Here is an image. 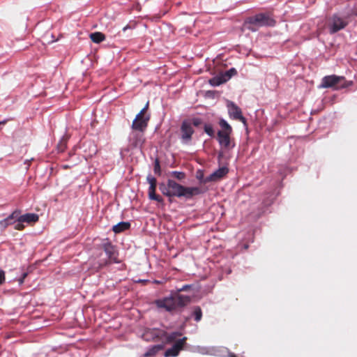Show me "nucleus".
<instances>
[{
  "instance_id": "1",
  "label": "nucleus",
  "mask_w": 357,
  "mask_h": 357,
  "mask_svg": "<svg viewBox=\"0 0 357 357\" xmlns=\"http://www.w3.org/2000/svg\"><path fill=\"white\" fill-rule=\"evenodd\" d=\"M190 288L189 285H184L177 290V292L170 296L155 301L156 306L159 308H164L167 312H173L179 308L184 307L191 301L188 296L180 294L179 292L187 291Z\"/></svg>"
},
{
  "instance_id": "2",
  "label": "nucleus",
  "mask_w": 357,
  "mask_h": 357,
  "mask_svg": "<svg viewBox=\"0 0 357 357\" xmlns=\"http://www.w3.org/2000/svg\"><path fill=\"white\" fill-rule=\"evenodd\" d=\"M170 190V197H183L185 199H191L195 195L202 193L199 187H185L172 179H168V187Z\"/></svg>"
},
{
  "instance_id": "3",
  "label": "nucleus",
  "mask_w": 357,
  "mask_h": 357,
  "mask_svg": "<svg viewBox=\"0 0 357 357\" xmlns=\"http://www.w3.org/2000/svg\"><path fill=\"white\" fill-rule=\"evenodd\" d=\"M219 125L221 130L218 132V141L224 149L231 148L230 135L232 132L231 126L224 119H220Z\"/></svg>"
},
{
  "instance_id": "4",
  "label": "nucleus",
  "mask_w": 357,
  "mask_h": 357,
  "mask_svg": "<svg viewBox=\"0 0 357 357\" xmlns=\"http://www.w3.org/2000/svg\"><path fill=\"white\" fill-rule=\"evenodd\" d=\"M247 24L257 26H274L276 21L269 13H258L247 17Z\"/></svg>"
},
{
  "instance_id": "5",
  "label": "nucleus",
  "mask_w": 357,
  "mask_h": 357,
  "mask_svg": "<svg viewBox=\"0 0 357 357\" xmlns=\"http://www.w3.org/2000/svg\"><path fill=\"white\" fill-rule=\"evenodd\" d=\"M149 119L150 116L149 114H144V111H140L132 121V129L135 131L144 132L148 126Z\"/></svg>"
},
{
  "instance_id": "6",
  "label": "nucleus",
  "mask_w": 357,
  "mask_h": 357,
  "mask_svg": "<svg viewBox=\"0 0 357 357\" xmlns=\"http://www.w3.org/2000/svg\"><path fill=\"white\" fill-rule=\"evenodd\" d=\"M348 24V21L345 17H340L338 15H333L328 24L329 32L335 33L344 29Z\"/></svg>"
},
{
  "instance_id": "7",
  "label": "nucleus",
  "mask_w": 357,
  "mask_h": 357,
  "mask_svg": "<svg viewBox=\"0 0 357 357\" xmlns=\"http://www.w3.org/2000/svg\"><path fill=\"white\" fill-rule=\"evenodd\" d=\"M181 139L184 144H189L192 140V135L195 132L193 127L189 120H184L180 128Z\"/></svg>"
},
{
  "instance_id": "8",
  "label": "nucleus",
  "mask_w": 357,
  "mask_h": 357,
  "mask_svg": "<svg viewBox=\"0 0 357 357\" xmlns=\"http://www.w3.org/2000/svg\"><path fill=\"white\" fill-rule=\"evenodd\" d=\"M165 331L159 328H148L145 330L142 337L146 341H163Z\"/></svg>"
},
{
  "instance_id": "9",
  "label": "nucleus",
  "mask_w": 357,
  "mask_h": 357,
  "mask_svg": "<svg viewBox=\"0 0 357 357\" xmlns=\"http://www.w3.org/2000/svg\"><path fill=\"white\" fill-rule=\"evenodd\" d=\"M102 248L105 252L110 261L119 263L118 251L114 245L112 244L109 239H106L101 245Z\"/></svg>"
},
{
  "instance_id": "10",
  "label": "nucleus",
  "mask_w": 357,
  "mask_h": 357,
  "mask_svg": "<svg viewBox=\"0 0 357 357\" xmlns=\"http://www.w3.org/2000/svg\"><path fill=\"white\" fill-rule=\"evenodd\" d=\"M227 107L229 115L231 118L235 120H239L245 125V118L243 116L242 111L239 107L231 101H227Z\"/></svg>"
},
{
  "instance_id": "11",
  "label": "nucleus",
  "mask_w": 357,
  "mask_h": 357,
  "mask_svg": "<svg viewBox=\"0 0 357 357\" xmlns=\"http://www.w3.org/2000/svg\"><path fill=\"white\" fill-rule=\"evenodd\" d=\"M343 79V76H337L335 75H327L322 78L320 84V88L327 89L333 88L336 90L337 85L340 82V80Z\"/></svg>"
},
{
  "instance_id": "12",
  "label": "nucleus",
  "mask_w": 357,
  "mask_h": 357,
  "mask_svg": "<svg viewBox=\"0 0 357 357\" xmlns=\"http://www.w3.org/2000/svg\"><path fill=\"white\" fill-rule=\"evenodd\" d=\"M187 337H184L178 340H177L174 345L167 349L165 352V357H176L178 355L181 350L183 349L184 345L186 343Z\"/></svg>"
},
{
  "instance_id": "13",
  "label": "nucleus",
  "mask_w": 357,
  "mask_h": 357,
  "mask_svg": "<svg viewBox=\"0 0 357 357\" xmlns=\"http://www.w3.org/2000/svg\"><path fill=\"white\" fill-rule=\"evenodd\" d=\"M147 181L150 185L149 188V197L150 199L157 201L158 202H162L163 199L160 196L155 194L156 185H157V180L155 178L149 176L147 177Z\"/></svg>"
},
{
  "instance_id": "14",
  "label": "nucleus",
  "mask_w": 357,
  "mask_h": 357,
  "mask_svg": "<svg viewBox=\"0 0 357 357\" xmlns=\"http://www.w3.org/2000/svg\"><path fill=\"white\" fill-rule=\"evenodd\" d=\"M143 133L144 132L135 130L131 133L130 142L132 146L137 148L141 147L143 145L145 141Z\"/></svg>"
},
{
  "instance_id": "15",
  "label": "nucleus",
  "mask_w": 357,
  "mask_h": 357,
  "mask_svg": "<svg viewBox=\"0 0 357 357\" xmlns=\"http://www.w3.org/2000/svg\"><path fill=\"white\" fill-rule=\"evenodd\" d=\"M18 211H13L6 218L0 220V229L1 230L6 229L9 225H13L17 221Z\"/></svg>"
},
{
  "instance_id": "16",
  "label": "nucleus",
  "mask_w": 357,
  "mask_h": 357,
  "mask_svg": "<svg viewBox=\"0 0 357 357\" xmlns=\"http://www.w3.org/2000/svg\"><path fill=\"white\" fill-rule=\"evenodd\" d=\"M228 173V169L227 167H220L218 170L215 171L205 180L206 182L215 181L223 178Z\"/></svg>"
},
{
  "instance_id": "17",
  "label": "nucleus",
  "mask_w": 357,
  "mask_h": 357,
  "mask_svg": "<svg viewBox=\"0 0 357 357\" xmlns=\"http://www.w3.org/2000/svg\"><path fill=\"white\" fill-rule=\"evenodd\" d=\"M38 215L35 213H26L24 215H20V211H18L17 221L26 222V223H35L38 221Z\"/></svg>"
},
{
  "instance_id": "18",
  "label": "nucleus",
  "mask_w": 357,
  "mask_h": 357,
  "mask_svg": "<svg viewBox=\"0 0 357 357\" xmlns=\"http://www.w3.org/2000/svg\"><path fill=\"white\" fill-rule=\"evenodd\" d=\"M228 80V75H225L224 73H221L218 75H216L212 77L209 80V83L211 85L217 86H219Z\"/></svg>"
},
{
  "instance_id": "19",
  "label": "nucleus",
  "mask_w": 357,
  "mask_h": 357,
  "mask_svg": "<svg viewBox=\"0 0 357 357\" xmlns=\"http://www.w3.org/2000/svg\"><path fill=\"white\" fill-rule=\"evenodd\" d=\"M130 227V224L129 222H121L113 226L112 231L116 234H119L128 229Z\"/></svg>"
},
{
  "instance_id": "20",
  "label": "nucleus",
  "mask_w": 357,
  "mask_h": 357,
  "mask_svg": "<svg viewBox=\"0 0 357 357\" xmlns=\"http://www.w3.org/2000/svg\"><path fill=\"white\" fill-rule=\"evenodd\" d=\"M91 40L95 43H100L105 40V36L101 32H94L90 34Z\"/></svg>"
},
{
  "instance_id": "21",
  "label": "nucleus",
  "mask_w": 357,
  "mask_h": 357,
  "mask_svg": "<svg viewBox=\"0 0 357 357\" xmlns=\"http://www.w3.org/2000/svg\"><path fill=\"white\" fill-rule=\"evenodd\" d=\"M181 335V333L180 332H173L169 334L165 332V335L164 336V340L162 342L168 343L172 342L175 341L176 339Z\"/></svg>"
},
{
  "instance_id": "22",
  "label": "nucleus",
  "mask_w": 357,
  "mask_h": 357,
  "mask_svg": "<svg viewBox=\"0 0 357 357\" xmlns=\"http://www.w3.org/2000/svg\"><path fill=\"white\" fill-rule=\"evenodd\" d=\"M354 84V82L350 80L347 81L344 77H343L342 80H340V82L337 85L336 90H340L343 89L348 88L349 86H351Z\"/></svg>"
},
{
  "instance_id": "23",
  "label": "nucleus",
  "mask_w": 357,
  "mask_h": 357,
  "mask_svg": "<svg viewBox=\"0 0 357 357\" xmlns=\"http://www.w3.org/2000/svg\"><path fill=\"white\" fill-rule=\"evenodd\" d=\"M192 315L194 317L195 321L199 322L202 318V311L199 306H195Z\"/></svg>"
},
{
  "instance_id": "24",
  "label": "nucleus",
  "mask_w": 357,
  "mask_h": 357,
  "mask_svg": "<svg viewBox=\"0 0 357 357\" xmlns=\"http://www.w3.org/2000/svg\"><path fill=\"white\" fill-rule=\"evenodd\" d=\"M204 132L211 137H213L215 136V131L213 130V126L211 123H205L204 125Z\"/></svg>"
},
{
  "instance_id": "25",
  "label": "nucleus",
  "mask_w": 357,
  "mask_h": 357,
  "mask_svg": "<svg viewBox=\"0 0 357 357\" xmlns=\"http://www.w3.org/2000/svg\"><path fill=\"white\" fill-rule=\"evenodd\" d=\"M167 187H168V183H167V185H165L164 183H161L159 185V189L164 195L170 197V190H169V188Z\"/></svg>"
},
{
  "instance_id": "26",
  "label": "nucleus",
  "mask_w": 357,
  "mask_h": 357,
  "mask_svg": "<svg viewBox=\"0 0 357 357\" xmlns=\"http://www.w3.org/2000/svg\"><path fill=\"white\" fill-rule=\"evenodd\" d=\"M172 176H173L175 178L179 180V181H181L183 179L185 178V174L184 172H177V171H174L171 173Z\"/></svg>"
},
{
  "instance_id": "27",
  "label": "nucleus",
  "mask_w": 357,
  "mask_h": 357,
  "mask_svg": "<svg viewBox=\"0 0 357 357\" xmlns=\"http://www.w3.org/2000/svg\"><path fill=\"white\" fill-rule=\"evenodd\" d=\"M162 349V346L157 345L153 347L146 354V356H153L155 355L160 349Z\"/></svg>"
},
{
  "instance_id": "28",
  "label": "nucleus",
  "mask_w": 357,
  "mask_h": 357,
  "mask_svg": "<svg viewBox=\"0 0 357 357\" xmlns=\"http://www.w3.org/2000/svg\"><path fill=\"white\" fill-rule=\"evenodd\" d=\"M153 170L155 174H158L159 176L161 174L160 165L158 159H156L155 160Z\"/></svg>"
},
{
  "instance_id": "29",
  "label": "nucleus",
  "mask_w": 357,
  "mask_h": 357,
  "mask_svg": "<svg viewBox=\"0 0 357 357\" xmlns=\"http://www.w3.org/2000/svg\"><path fill=\"white\" fill-rule=\"evenodd\" d=\"M190 123L192 126H194L195 127H199L202 124V120L200 118H194L192 119Z\"/></svg>"
},
{
  "instance_id": "30",
  "label": "nucleus",
  "mask_w": 357,
  "mask_h": 357,
  "mask_svg": "<svg viewBox=\"0 0 357 357\" xmlns=\"http://www.w3.org/2000/svg\"><path fill=\"white\" fill-rule=\"evenodd\" d=\"M273 201V195L271 194V195H269L267 198V199H264L263 201V205L264 206H269Z\"/></svg>"
},
{
  "instance_id": "31",
  "label": "nucleus",
  "mask_w": 357,
  "mask_h": 357,
  "mask_svg": "<svg viewBox=\"0 0 357 357\" xmlns=\"http://www.w3.org/2000/svg\"><path fill=\"white\" fill-rule=\"evenodd\" d=\"M264 213V208H259L257 211V213L256 214H254L253 213H252L250 215V217H253L255 219H257L258 218H259L261 216V215L262 213Z\"/></svg>"
},
{
  "instance_id": "32",
  "label": "nucleus",
  "mask_w": 357,
  "mask_h": 357,
  "mask_svg": "<svg viewBox=\"0 0 357 357\" xmlns=\"http://www.w3.org/2000/svg\"><path fill=\"white\" fill-rule=\"evenodd\" d=\"M236 73V70L235 68H231L229 70L226 71L224 74L225 75H228V80Z\"/></svg>"
},
{
  "instance_id": "33",
  "label": "nucleus",
  "mask_w": 357,
  "mask_h": 357,
  "mask_svg": "<svg viewBox=\"0 0 357 357\" xmlns=\"http://www.w3.org/2000/svg\"><path fill=\"white\" fill-rule=\"evenodd\" d=\"M17 223L15 225L14 228L16 230L22 231L24 229V225H23V222L16 221Z\"/></svg>"
},
{
  "instance_id": "34",
  "label": "nucleus",
  "mask_w": 357,
  "mask_h": 357,
  "mask_svg": "<svg viewBox=\"0 0 357 357\" xmlns=\"http://www.w3.org/2000/svg\"><path fill=\"white\" fill-rule=\"evenodd\" d=\"M66 148V141H61L60 142V144H59V151L63 152V151H64Z\"/></svg>"
},
{
  "instance_id": "35",
  "label": "nucleus",
  "mask_w": 357,
  "mask_h": 357,
  "mask_svg": "<svg viewBox=\"0 0 357 357\" xmlns=\"http://www.w3.org/2000/svg\"><path fill=\"white\" fill-rule=\"evenodd\" d=\"M5 281V272L0 270V284H3Z\"/></svg>"
},
{
  "instance_id": "36",
  "label": "nucleus",
  "mask_w": 357,
  "mask_h": 357,
  "mask_svg": "<svg viewBox=\"0 0 357 357\" xmlns=\"http://www.w3.org/2000/svg\"><path fill=\"white\" fill-rule=\"evenodd\" d=\"M134 27H135V26H131L130 24H128V25H126V26H124L123 28V31H126L127 29H133Z\"/></svg>"
},
{
  "instance_id": "37",
  "label": "nucleus",
  "mask_w": 357,
  "mask_h": 357,
  "mask_svg": "<svg viewBox=\"0 0 357 357\" xmlns=\"http://www.w3.org/2000/svg\"><path fill=\"white\" fill-rule=\"evenodd\" d=\"M148 107H149V102L146 104L145 107L141 110V111H144V114H146Z\"/></svg>"
},
{
  "instance_id": "38",
  "label": "nucleus",
  "mask_w": 357,
  "mask_h": 357,
  "mask_svg": "<svg viewBox=\"0 0 357 357\" xmlns=\"http://www.w3.org/2000/svg\"><path fill=\"white\" fill-rule=\"evenodd\" d=\"M8 122V120H3L0 121V125H5Z\"/></svg>"
},
{
  "instance_id": "39",
  "label": "nucleus",
  "mask_w": 357,
  "mask_h": 357,
  "mask_svg": "<svg viewBox=\"0 0 357 357\" xmlns=\"http://www.w3.org/2000/svg\"><path fill=\"white\" fill-rule=\"evenodd\" d=\"M27 275H28L27 273H24L21 278H22L24 280L26 278V277L27 276Z\"/></svg>"
},
{
  "instance_id": "40",
  "label": "nucleus",
  "mask_w": 357,
  "mask_h": 357,
  "mask_svg": "<svg viewBox=\"0 0 357 357\" xmlns=\"http://www.w3.org/2000/svg\"><path fill=\"white\" fill-rule=\"evenodd\" d=\"M24 280L22 278H20L18 280V281H19V283H20V284H22V283L24 282Z\"/></svg>"
},
{
  "instance_id": "41",
  "label": "nucleus",
  "mask_w": 357,
  "mask_h": 357,
  "mask_svg": "<svg viewBox=\"0 0 357 357\" xmlns=\"http://www.w3.org/2000/svg\"><path fill=\"white\" fill-rule=\"evenodd\" d=\"M248 29H251L252 31H254L255 29L253 28H251L250 26L248 27Z\"/></svg>"
},
{
  "instance_id": "42",
  "label": "nucleus",
  "mask_w": 357,
  "mask_h": 357,
  "mask_svg": "<svg viewBox=\"0 0 357 357\" xmlns=\"http://www.w3.org/2000/svg\"><path fill=\"white\" fill-rule=\"evenodd\" d=\"M231 357H235L234 355L231 356Z\"/></svg>"
}]
</instances>
